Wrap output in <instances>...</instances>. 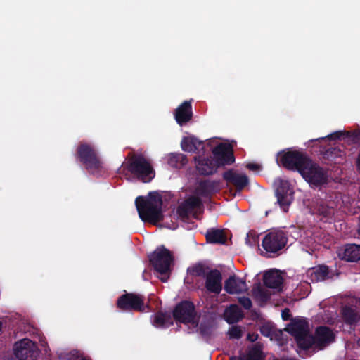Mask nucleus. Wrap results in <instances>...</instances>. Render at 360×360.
<instances>
[{
    "mask_svg": "<svg viewBox=\"0 0 360 360\" xmlns=\"http://www.w3.org/2000/svg\"><path fill=\"white\" fill-rule=\"evenodd\" d=\"M78 155L88 168L98 167L99 162L95 150L87 144H82L77 150Z\"/></svg>",
    "mask_w": 360,
    "mask_h": 360,
    "instance_id": "nucleus-14",
    "label": "nucleus"
},
{
    "mask_svg": "<svg viewBox=\"0 0 360 360\" xmlns=\"http://www.w3.org/2000/svg\"><path fill=\"white\" fill-rule=\"evenodd\" d=\"M261 359V352L257 348H252L247 355V356H244L240 358V360H260Z\"/></svg>",
    "mask_w": 360,
    "mask_h": 360,
    "instance_id": "nucleus-29",
    "label": "nucleus"
},
{
    "mask_svg": "<svg viewBox=\"0 0 360 360\" xmlns=\"http://www.w3.org/2000/svg\"><path fill=\"white\" fill-rule=\"evenodd\" d=\"M212 190L209 182H200L196 188L195 195L188 198L178 207L177 213L179 216L184 219L191 214L195 210H200L201 200L200 197L208 195Z\"/></svg>",
    "mask_w": 360,
    "mask_h": 360,
    "instance_id": "nucleus-6",
    "label": "nucleus"
},
{
    "mask_svg": "<svg viewBox=\"0 0 360 360\" xmlns=\"http://www.w3.org/2000/svg\"><path fill=\"white\" fill-rule=\"evenodd\" d=\"M208 143L214 147L212 154L214 161L202 158H195L196 168L204 175L211 174L220 166L232 164L235 159L233 155L232 146L225 142L219 143L217 139H212Z\"/></svg>",
    "mask_w": 360,
    "mask_h": 360,
    "instance_id": "nucleus-2",
    "label": "nucleus"
},
{
    "mask_svg": "<svg viewBox=\"0 0 360 360\" xmlns=\"http://www.w3.org/2000/svg\"><path fill=\"white\" fill-rule=\"evenodd\" d=\"M286 238L281 231H273L263 239L262 246L269 252H276L281 250L286 244Z\"/></svg>",
    "mask_w": 360,
    "mask_h": 360,
    "instance_id": "nucleus-12",
    "label": "nucleus"
},
{
    "mask_svg": "<svg viewBox=\"0 0 360 360\" xmlns=\"http://www.w3.org/2000/svg\"><path fill=\"white\" fill-rule=\"evenodd\" d=\"M130 170L143 182L150 181L155 175L150 162L142 156L132 159L130 163Z\"/></svg>",
    "mask_w": 360,
    "mask_h": 360,
    "instance_id": "nucleus-8",
    "label": "nucleus"
},
{
    "mask_svg": "<svg viewBox=\"0 0 360 360\" xmlns=\"http://www.w3.org/2000/svg\"><path fill=\"white\" fill-rule=\"evenodd\" d=\"M224 289L229 294H238L247 291L248 286L243 279L232 276L226 281Z\"/></svg>",
    "mask_w": 360,
    "mask_h": 360,
    "instance_id": "nucleus-16",
    "label": "nucleus"
},
{
    "mask_svg": "<svg viewBox=\"0 0 360 360\" xmlns=\"http://www.w3.org/2000/svg\"><path fill=\"white\" fill-rule=\"evenodd\" d=\"M150 262L157 272L158 277L166 282L169 278L170 266L173 260L171 252L164 247L158 248L150 255Z\"/></svg>",
    "mask_w": 360,
    "mask_h": 360,
    "instance_id": "nucleus-4",
    "label": "nucleus"
},
{
    "mask_svg": "<svg viewBox=\"0 0 360 360\" xmlns=\"http://www.w3.org/2000/svg\"><path fill=\"white\" fill-rule=\"evenodd\" d=\"M239 302L247 309H250L252 306L251 300L248 297H240Z\"/></svg>",
    "mask_w": 360,
    "mask_h": 360,
    "instance_id": "nucleus-32",
    "label": "nucleus"
},
{
    "mask_svg": "<svg viewBox=\"0 0 360 360\" xmlns=\"http://www.w3.org/2000/svg\"><path fill=\"white\" fill-rule=\"evenodd\" d=\"M135 203L142 221L155 224L162 220V198L158 192L150 193L146 198L139 196Z\"/></svg>",
    "mask_w": 360,
    "mask_h": 360,
    "instance_id": "nucleus-3",
    "label": "nucleus"
},
{
    "mask_svg": "<svg viewBox=\"0 0 360 360\" xmlns=\"http://www.w3.org/2000/svg\"><path fill=\"white\" fill-rule=\"evenodd\" d=\"M207 288L212 292L219 293L221 290V275L218 271H211L207 276Z\"/></svg>",
    "mask_w": 360,
    "mask_h": 360,
    "instance_id": "nucleus-20",
    "label": "nucleus"
},
{
    "mask_svg": "<svg viewBox=\"0 0 360 360\" xmlns=\"http://www.w3.org/2000/svg\"><path fill=\"white\" fill-rule=\"evenodd\" d=\"M338 255L348 262L360 260V245L349 244L338 250Z\"/></svg>",
    "mask_w": 360,
    "mask_h": 360,
    "instance_id": "nucleus-15",
    "label": "nucleus"
},
{
    "mask_svg": "<svg viewBox=\"0 0 360 360\" xmlns=\"http://www.w3.org/2000/svg\"><path fill=\"white\" fill-rule=\"evenodd\" d=\"M117 307L123 310L144 311L145 306L140 295L134 294H126L117 300Z\"/></svg>",
    "mask_w": 360,
    "mask_h": 360,
    "instance_id": "nucleus-13",
    "label": "nucleus"
},
{
    "mask_svg": "<svg viewBox=\"0 0 360 360\" xmlns=\"http://www.w3.org/2000/svg\"><path fill=\"white\" fill-rule=\"evenodd\" d=\"M264 282L269 288H279L283 283V278L278 271L272 269L264 274Z\"/></svg>",
    "mask_w": 360,
    "mask_h": 360,
    "instance_id": "nucleus-19",
    "label": "nucleus"
},
{
    "mask_svg": "<svg viewBox=\"0 0 360 360\" xmlns=\"http://www.w3.org/2000/svg\"><path fill=\"white\" fill-rule=\"evenodd\" d=\"M167 163L172 167L179 168L186 164L187 160L183 154H169L167 157Z\"/></svg>",
    "mask_w": 360,
    "mask_h": 360,
    "instance_id": "nucleus-26",
    "label": "nucleus"
},
{
    "mask_svg": "<svg viewBox=\"0 0 360 360\" xmlns=\"http://www.w3.org/2000/svg\"><path fill=\"white\" fill-rule=\"evenodd\" d=\"M257 239L252 233H248L246 238V243L250 246H253L257 244Z\"/></svg>",
    "mask_w": 360,
    "mask_h": 360,
    "instance_id": "nucleus-33",
    "label": "nucleus"
},
{
    "mask_svg": "<svg viewBox=\"0 0 360 360\" xmlns=\"http://www.w3.org/2000/svg\"><path fill=\"white\" fill-rule=\"evenodd\" d=\"M192 116L191 112V105L189 102L185 101L176 110L175 112V118L176 122L179 124H183L186 123Z\"/></svg>",
    "mask_w": 360,
    "mask_h": 360,
    "instance_id": "nucleus-18",
    "label": "nucleus"
},
{
    "mask_svg": "<svg viewBox=\"0 0 360 360\" xmlns=\"http://www.w3.org/2000/svg\"><path fill=\"white\" fill-rule=\"evenodd\" d=\"M224 316L229 323H233L242 319L243 314L237 305L232 304L225 310Z\"/></svg>",
    "mask_w": 360,
    "mask_h": 360,
    "instance_id": "nucleus-21",
    "label": "nucleus"
},
{
    "mask_svg": "<svg viewBox=\"0 0 360 360\" xmlns=\"http://www.w3.org/2000/svg\"><path fill=\"white\" fill-rule=\"evenodd\" d=\"M248 338H249V339H250L251 341H254V340L256 339L255 337H253V336H250V335H249V337H248Z\"/></svg>",
    "mask_w": 360,
    "mask_h": 360,
    "instance_id": "nucleus-37",
    "label": "nucleus"
},
{
    "mask_svg": "<svg viewBox=\"0 0 360 360\" xmlns=\"http://www.w3.org/2000/svg\"><path fill=\"white\" fill-rule=\"evenodd\" d=\"M153 324L157 328H165L172 324V320L169 314L160 312L155 315Z\"/></svg>",
    "mask_w": 360,
    "mask_h": 360,
    "instance_id": "nucleus-24",
    "label": "nucleus"
},
{
    "mask_svg": "<svg viewBox=\"0 0 360 360\" xmlns=\"http://www.w3.org/2000/svg\"><path fill=\"white\" fill-rule=\"evenodd\" d=\"M229 336L230 338L238 339L242 336V329L238 326H232L229 332Z\"/></svg>",
    "mask_w": 360,
    "mask_h": 360,
    "instance_id": "nucleus-30",
    "label": "nucleus"
},
{
    "mask_svg": "<svg viewBox=\"0 0 360 360\" xmlns=\"http://www.w3.org/2000/svg\"><path fill=\"white\" fill-rule=\"evenodd\" d=\"M309 159L302 153L297 150H288L279 153L277 156V161L290 169L297 170L300 173Z\"/></svg>",
    "mask_w": 360,
    "mask_h": 360,
    "instance_id": "nucleus-7",
    "label": "nucleus"
},
{
    "mask_svg": "<svg viewBox=\"0 0 360 360\" xmlns=\"http://www.w3.org/2000/svg\"><path fill=\"white\" fill-rule=\"evenodd\" d=\"M345 316L349 322L354 323L356 321V314L352 313L351 316H347V314H346V312H345Z\"/></svg>",
    "mask_w": 360,
    "mask_h": 360,
    "instance_id": "nucleus-35",
    "label": "nucleus"
},
{
    "mask_svg": "<svg viewBox=\"0 0 360 360\" xmlns=\"http://www.w3.org/2000/svg\"><path fill=\"white\" fill-rule=\"evenodd\" d=\"M358 345L360 346V338L359 339L358 342H357Z\"/></svg>",
    "mask_w": 360,
    "mask_h": 360,
    "instance_id": "nucleus-38",
    "label": "nucleus"
},
{
    "mask_svg": "<svg viewBox=\"0 0 360 360\" xmlns=\"http://www.w3.org/2000/svg\"><path fill=\"white\" fill-rule=\"evenodd\" d=\"M290 317V311L289 309H284L283 311H282V318L284 320H287Z\"/></svg>",
    "mask_w": 360,
    "mask_h": 360,
    "instance_id": "nucleus-36",
    "label": "nucleus"
},
{
    "mask_svg": "<svg viewBox=\"0 0 360 360\" xmlns=\"http://www.w3.org/2000/svg\"><path fill=\"white\" fill-rule=\"evenodd\" d=\"M312 281H322L328 278V269L326 266H319L308 272Z\"/></svg>",
    "mask_w": 360,
    "mask_h": 360,
    "instance_id": "nucleus-23",
    "label": "nucleus"
},
{
    "mask_svg": "<svg viewBox=\"0 0 360 360\" xmlns=\"http://www.w3.org/2000/svg\"><path fill=\"white\" fill-rule=\"evenodd\" d=\"M274 186H276L277 202L281 209L286 212L293 200V188L288 181L281 179H276Z\"/></svg>",
    "mask_w": 360,
    "mask_h": 360,
    "instance_id": "nucleus-9",
    "label": "nucleus"
},
{
    "mask_svg": "<svg viewBox=\"0 0 360 360\" xmlns=\"http://www.w3.org/2000/svg\"><path fill=\"white\" fill-rule=\"evenodd\" d=\"M253 295L256 300L260 304L266 301L269 297V294L267 292V290L260 286H257L253 289Z\"/></svg>",
    "mask_w": 360,
    "mask_h": 360,
    "instance_id": "nucleus-27",
    "label": "nucleus"
},
{
    "mask_svg": "<svg viewBox=\"0 0 360 360\" xmlns=\"http://www.w3.org/2000/svg\"><path fill=\"white\" fill-rule=\"evenodd\" d=\"M359 135L360 134L357 132H353L352 134H350L349 132H343V131H337L333 134H331L328 135L327 137L329 139H340L342 136H346L347 137H349L352 139V140L354 142L359 141Z\"/></svg>",
    "mask_w": 360,
    "mask_h": 360,
    "instance_id": "nucleus-28",
    "label": "nucleus"
},
{
    "mask_svg": "<svg viewBox=\"0 0 360 360\" xmlns=\"http://www.w3.org/2000/svg\"><path fill=\"white\" fill-rule=\"evenodd\" d=\"M206 238L209 243H221L224 244L226 240V236L222 230L210 229L206 233Z\"/></svg>",
    "mask_w": 360,
    "mask_h": 360,
    "instance_id": "nucleus-22",
    "label": "nucleus"
},
{
    "mask_svg": "<svg viewBox=\"0 0 360 360\" xmlns=\"http://www.w3.org/2000/svg\"><path fill=\"white\" fill-rule=\"evenodd\" d=\"M274 330L275 328L271 323H266L261 328L262 333L266 337H271V339L272 338L273 333H274Z\"/></svg>",
    "mask_w": 360,
    "mask_h": 360,
    "instance_id": "nucleus-31",
    "label": "nucleus"
},
{
    "mask_svg": "<svg viewBox=\"0 0 360 360\" xmlns=\"http://www.w3.org/2000/svg\"><path fill=\"white\" fill-rule=\"evenodd\" d=\"M174 318L176 321L188 325L191 333L200 331L203 335L208 334L205 328L202 326L198 328L194 306L189 302H183L176 307L174 311Z\"/></svg>",
    "mask_w": 360,
    "mask_h": 360,
    "instance_id": "nucleus-5",
    "label": "nucleus"
},
{
    "mask_svg": "<svg viewBox=\"0 0 360 360\" xmlns=\"http://www.w3.org/2000/svg\"><path fill=\"white\" fill-rule=\"evenodd\" d=\"M247 167L252 171L257 172L261 169V166L256 163H249L247 165Z\"/></svg>",
    "mask_w": 360,
    "mask_h": 360,
    "instance_id": "nucleus-34",
    "label": "nucleus"
},
{
    "mask_svg": "<svg viewBox=\"0 0 360 360\" xmlns=\"http://www.w3.org/2000/svg\"><path fill=\"white\" fill-rule=\"evenodd\" d=\"M226 181L232 183L239 189L243 188L248 184V179L245 174L229 170L224 174Z\"/></svg>",
    "mask_w": 360,
    "mask_h": 360,
    "instance_id": "nucleus-17",
    "label": "nucleus"
},
{
    "mask_svg": "<svg viewBox=\"0 0 360 360\" xmlns=\"http://www.w3.org/2000/svg\"><path fill=\"white\" fill-rule=\"evenodd\" d=\"M14 353L20 360H36L39 356V349L32 340L25 338L15 342Z\"/></svg>",
    "mask_w": 360,
    "mask_h": 360,
    "instance_id": "nucleus-11",
    "label": "nucleus"
},
{
    "mask_svg": "<svg viewBox=\"0 0 360 360\" xmlns=\"http://www.w3.org/2000/svg\"><path fill=\"white\" fill-rule=\"evenodd\" d=\"M300 174L311 186H319L326 182L327 176L324 171L310 160L305 167L301 169Z\"/></svg>",
    "mask_w": 360,
    "mask_h": 360,
    "instance_id": "nucleus-10",
    "label": "nucleus"
},
{
    "mask_svg": "<svg viewBox=\"0 0 360 360\" xmlns=\"http://www.w3.org/2000/svg\"><path fill=\"white\" fill-rule=\"evenodd\" d=\"M285 330L293 335L298 345L303 349L314 347L323 349L335 340L334 333L327 327H319L314 337L309 335L307 321L300 318L293 320Z\"/></svg>",
    "mask_w": 360,
    "mask_h": 360,
    "instance_id": "nucleus-1",
    "label": "nucleus"
},
{
    "mask_svg": "<svg viewBox=\"0 0 360 360\" xmlns=\"http://www.w3.org/2000/svg\"><path fill=\"white\" fill-rule=\"evenodd\" d=\"M202 143L193 136H187L181 141V148L184 151L193 152L197 150Z\"/></svg>",
    "mask_w": 360,
    "mask_h": 360,
    "instance_id": "nucleus-25",
    "label": "nucleus"
}]
</instances>
